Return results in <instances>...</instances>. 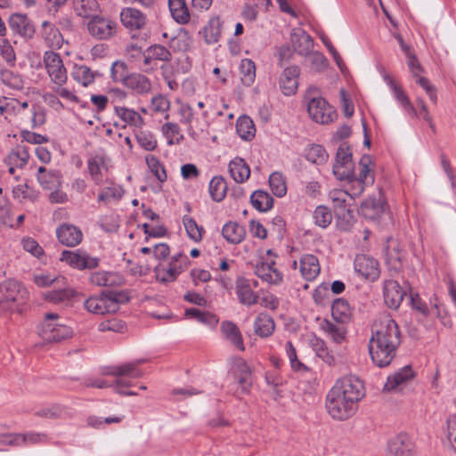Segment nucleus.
Masks as SVG:
<instances>
[{
    "mask_svg": "<svg viewBox=\"0 0 456 456\" xmlns=\"http://www.w3.org/2000/svg\"><path fill=\"white\" fill-rule=\"evenodd\" d=\"M147 53L154 60L169 61L172 59L170 51L161 45H153L147 48Z\"/></svg>",
    "mask_w": 456,
    "mask_h": 456,
    "instance_id": "64",
    "label": "nucleus"
},
{
    "mask_svg": "<svg viewBox=\"0 0 456 456\" xmlns=\"http://www.w3.org/2000/svg\"><path fill=\"white\" fill-rule=\"evenodd\" d=\"M236 294L243 305H252L257 302L258 295L253 291L250 281L244 277H239L236 281Z\"/></svg>",
    "mask_w": 456,
    "mask_h": 456,
    "instance_id": "29",
    "label": "nucleus"
},
{
    "mask_svg": "<svg viewBox=\"0 0 456 456\" xmlns=\"http://www.w3.org/2000/svg\"><path fill=\"white\" fill-rule=\"evenodd\" d=\"M130 299L126 290L102 291L99 296L89 297L84 302V307L94 314H106L116 313L121 304L127 303Z\"/></svg>",
    "mask_w": 456,
    "mask_h": 456,
    "instance_id": "2",
    "label": "nucleus"
},
{
    "mask_svg": "<svg viewBox=\"0 0 456 456\" xmlns=\"http://www.w3.org/2000/svg\"><path fill=\"white\" fill-rule=\"evenodd\" d=\"M386 208L387 204L381 199L369 197L362 202L359 213L365 219L376 222L386 214Z\"/></svg>",
    "mask_w": 456,
    "mask_h": 456,
    "instance_id": "21",
    "label": "nucleus"
},
{
    "mask_svg": "<svg viewBox=\"0 0 456 456\" xmlns=\"http://www.w3.org/2000/svg\"><path fill=\"white\" fill-rule=\"evenodd\" d=\"M42 27V37L47 46L60 49L63 45V37L59 28L48 21H44Z\"/></svg>",
    "mask_w": 456,
    "mask_h": 456,
    "instance_id": "33",
    "label": "nucleus"
},
{
    "mask_svg": "<svg viewBox=\"0 0 456 456\" xmlns=\"http://www.w3.org/2000/svg\"><path fill=\"white\" fill-rule=\"evenodd\" d=\"M334 213L339 220L338 225L343 230H347L353 222V214L348 203V193L344 190L334 191L330 193Z\"/></svg>",
    "mask_w": 456,
    "mask_h": 456,
    "instance_id": "10",
    "label": "nucleus"
},
{
    "mask_svg": "<svg viewBox=\"0 0 456 456\" xmlns=\"http://www.w3.org/2000/svg\"><path fill=\"white\" fill-rule=\"evenodd\" d=\"M405 295V290L403 289L396 281L390 279L384 281L383 297L387 307L397 309Z\"/></svg>",
    "mask_w": 456,
    "mask_h": 456,
    "instance_id": "18",
    "label": "nucleus"
},
{
    "mask_svg": "<svg viewBox=\"0 0 456 456\" xmlns=\"http://www.w3.org/2000/svg\"><path fill=\"white\" fill-rule=\"evenodd\" d=\"M227 191L228 183L224 176L216 175L210 180L208 191L214 201H222L225 198Z\"/></svg>",
    "mask_w": 456,
    "mask_h": 456,
    "instance_id": "40",
    "label": "nucleus"
},
{
    "mask_svg": "<svg viewBox=\"0 0 456 456\" xmlns=\"http://www.w3.org/2000/svg\"><path fill=\"white\" fill-rule=\"evenodd\" d=\"M369 351L371 360L379 368L388 366L395 358L397 350L391 348L387 344H383L374 338H370Z\"/></svg>",
    "mask_w": 456,
    "mask_h": 456,
    "instance_id": "14",
    "label": "nucleus"
},
{
    "mask_svg": "<svg viewBox=\"0 0 456 456\" xmlns=\"http://www.w3.org/2000/svg\"><path fill=\"white\" fill-rule=\"evenodd\" d=\"M414 371L411 365H406L388 376L384 385L383 390L387 392L395 391L400 386L406 384L414 378Z\"/></svg>",
    "mask_w": 456,
    "mask_h": 456,
    "instance_id": "27",
    "label": "nucleus"
},
{
    "mask_svg": "<svg viewBox=\"0 0 456 456\" xmlns=\"http://www.w3.org/2000/svg\"><path fill=\"white\" fill-rule=\"evenodd\" d=\"M38 182L46 190H53L61 186V174L57 170H47L44 167H38Z\"/></svg>",
    "mask_w": 456,
    "mask_h": 456,
    "instance_id": "35",
    "label": "nucleus"
},
{
    "mask_svg": "<svg viewBox=\"0 0 456 456\" xmlns=\"http://www.w3.org/2000/svg\"><path fill=\"white\" fill-rule=\"evenodd\" d=\"M371 338L383 344H387L395 350H398L402 342L399 326L389 315H383L375 322Z\"/></svg>",
    "mask_w": 456,
    "mask_h": 456,
    "instance_id": "5",
    "label": "nucleus"
},
{
    "mask_svg": "<svg viewBox=\"0 0 456 456\" xmlns=\"http://www.w3.org/2000/svg\"><path fill=\"white\" fill-rule=\"evenodd\" d=\"M75 293L76 292L73 289L66 288L62 289L50 291L45 296V298L53 304H57L71 299L75 296Z\"/></svg>",
    "mask_w": 456,
    "mask_h": 456,
    "instance_id": "63",
    "label": "nucleus"
},
{
    "mask_svg": "<svg viewBox=\"0 0 456 456\" xmlns=\"http://www.w3.org/2000/svg\"><path fill=\"white\" fill-rule=\"evenodd\" d=\"M124 86L136 94H146L151 90V80L143 74L131 73L126 75Z\"/></svg>",
    "mask_w": 456,
    "mask_h": 456,
    "instance_id": "28",
    "label": "nucleus"
},
{
    "mask_svg": "<svg viewBox=\"0 0 456 456\" xmlns=\"http://www.w3.org/2000/svg\"><path fill=\"white\" fill-rule=\"evenodd\" d=\"M72 78L84 87L93 85L96 77H101L99 71H94L86 65L75 64L71 72Z\"/></svg>",
    "mask_w": 456,
    "mask_h": 456,
    "instance_id": "34",
    "label": "nucleus"
},
{
    "mask_svg": "<svg viewBox=\"0 0 456 456\" xmlns=\"http://www.w3.org/2000/svg\"><path fill=\"white\" fill-rule=\"evenodd\" d=\"M193 39L190 33L181 28L177 35L171 38L170 47L174 51L186 52L191 47Z\"/></svg>",
    "mask_w": 456,
    "mask_h": 456,
    "instance_id": "51",
    "label": "nucleus"
},
{
    "mask_svg": "<svg viewBox=\"0 0 456 456\" xmlns=\"http://www.w3.org/2000/svg\"><path fill=\"white\" fill-rule=\"evenodd\" d=\"M104 167V158L101 155H95L87 160V172L91 180L96 185L102 183V168Z\"/></svg>",
    "mask_w": 456,
    "mask_h": 456,
    "instance_id": "46",
    "label": "nucleus"
},
{
    "mask_svg": "<svg viewBox=\"0 0 456 456\" xmlns=\"http://www.w3.org/2000/svg\"><path fill=\"white\" fill-rule=\"evenodd\" d=\"M385 80L392 90L395 98L397 102L402 105L403 110L410 115L414 117L418 116L416 109L411 103L409 97L406 95L404 91L401 88V86H397L395 82L388 76L385 77Z\"/></svg>",
    "mask_w": 456,
    "mask_h": 456,
    "instance_id": "38",
    "label": "nucleus"
},
{
    "mask_svg": "<svg viewBox=\"0 0 456 456\" xmlns=\"http://www.w3.org/2000/svg\"><path fill=\"white\" fill-rule=\"evenodd\" d=\"M28 297V291L18 281L7 279L0 283V312L20 311Z\"/></svg>",
    "mask_w": 456,
    "mask_h": 456,
    "instance_id": "3",
    "label": "nucleus"
},
{
    "mask_svg": "<svg viewBox=\"0 0 456 456\" xmlns=\"http://www.w3.org/2000/svg\"><path fill=\"white\" fill-rule=\"evenodd\" d=\"M89 35L97 40H110L118 33V23L108 16L95 14L86 23Z\"/></svg>",
    "mask_w": 456,
    "mask_h": 456,
    "instance_id": "8",
    "label": "nucleus"
},
{
    "mask_svg": "<svg viewBox=\"0 0 456 456\" xmlns=\"http://www.w3.org/2000/svg\"><path fill=\"white\" fill-rule=\"evenodd\" d=\"M299 75L300 69L297 65L284 69L279 81L280 88L284 95L291 96L297 93Z\"/></svg>",
    "mask_w": 456,
    "mask_h": 456,
    "instance_id": "20",
    "label": "nucleus"
},
{
    "mask_svg": "<svg viewBox=\"0 0 456 456\" xmlns=\"http://www.w3.org/2000/svg\"><path fill=\"white\" fill-rule=\"evenodd\" d=\"M185 315L189 318L196 319L198 322L208 324L212 327L216 326L218 323V319L216 315L207 313V312H201L200 310L197 308H188L185 310Z\"/></svg>",
    "mask_w": 456,
    "mask_h": 456,
    "instance_id": "59",
    "label": "nucleus"
},
{
    "mask_svg": "<svg viewBox=\"0 0 456 456\" xmlns=\"http://www.w3.org/2000/svg\"><path fill=\"white\" fill-rule=\"evenodd\" d=\"M371 163L370 157L368 155H363L359 162V174L356 179L362 180L368 184H372L374 182V177L370 175V169L369 167Z\"/></svg>",
    "mask_w": 456,
    "mask_h": 456,
    "instance_id": "62",
    "label": "nucleus"
},
{
    "mask_svg": "<svg viewBox=\"0 0 456 456\" xmlns=\"http://www.w3.org/2000/svg\"><path fill=\"white\" fill-rule=\"evenodd\" d=\"M275 329L273 319L265 313L257 315L254 322L255 333L261 338L270 337Z\"/></svg>",
    "mask_w": 456,
    "mask_h": 456,
    "instance_id": "39",
    "label": "nucleus"
},
{
    "mask_svg": "<svg viewBox=\"0 0 456 456\" xmlns=\"http://www.w3.org/2000/svg\"><path fill=\"white\" fill-rule=\"evenodd\" d=\"M143 362V359H139L124 364L110 366L106 368L103 373L110 376L138 379L142 376V371L139 369V365Z\"/></svg>",
    "mask_w": 456,
    "mask_h": 456,
    "instance_id": "24",
    "label": "nucleus"
},
{
    "mask_svg": "<svg viewBox=\"0 0 456 456\" xmlns=\"http://www.w3.org/2000/svg\"><path fill=\"white\" fill-rule=\"evenodd\" d=\"M269 186L272 192L278 198L287 193L286 178L281 172H273L269 176Z\"/></svg>",
    "mask_w": 456,
    "mask_h": 456,
    "instance_id": "55",
    "label": "nucleus"
},
{
    "mask_svg": "<svg viewBox=\"0 0 456 456\" xmlns=\"http://www.w3.org/2000/svg\"><path fill=\"white\" fill-rule=\"evenodd\" d=\"M300 273L306 281L314 280L320 273L321 267L318 258L312 255L306 254L300 258Z\"/></svg>",
    "mask_w": 456,
    "mask_h": 456,
    "instance_id": "32",
    "label": "nucleus"
},
{
    "mask_svg": "<svg viewBox=\"0 0 456 456\" xmlns=\"http://www.w3.org/2000/svg\"><path fill=\"white\" fill-rule=\"evenodd\" d=\"M255 125L248 116L240 117L236 122V133L245 141H250L255 136Z\"/></svg>",
    "mask_w": 456,
    "mask_h": 456,
    "instance_id": "49",
    "label": "nucleus"
},
{
    "mask_svg": "<svg viewBox=\"0 0 456 456\" xmlns=\"http://www.w3.org/2000/svg\"><path fill=\"white\" fill-rule=\"evenodd\" d=\"M252 206L260 212H266L273 206V198L265 191L256 190L250 196Z\"/></svg>",
    "mask_w": 456,
    "mask_h": 456,
    "instance_id": "44",
    "label": "nucleus"
},
{
    "mask_svg": "<svg viewBox=\"0 0 456 456\" xmlns=\"http://www.w3.org/2000/svg\"><path fill=\"white\" fill-rule=\"evenodd\" d=\"M145 160L148 167L159 182L164 183L167 181V175L164 166L160 163L158 158L153 155H147Z\"/></svg>",
    "mask_w": 456,
    "mask_h": 456,
    "instance_id": "60",
    "label": "nucleus"
},
{
    "mask_svg": "<svg viewBox=\"0 0 456 456\" xmlns=\"http://www.w3.org/2000/svg\"><path fill=\"white\" fill-rule=\"evenodd\" d=\"M322 330L337 344L342 343L346 338V330L345 327L330 321L325 320L322 324Z\"/></svg>",
    "mask_w": 456,
    "mask_h": 456,
    "instance_id": "54",
    "label": "nucleus"
},
{
    "mask_svg": "<svg viewBox=\"0 0 456 456\" xmlns=\"http://www.w3.org/2000/svg\"><path fill=\"white\" fill-rule=\"evenodd\" d=\"M333 174L337 179L344 181L354 175V164L350 147L342 143L337 150L335 163L333 164Z\"/></svg>",
    "mask_w": 456,
    "mask_h": 456,
    "instance_id": "12",
    "label": "nucleus"
},
{
    "mask_svg": "<svg viewBox=\"0 0 456 456\" xmlns=\"http://www.w3.org/2000/svg\"><path fill=\"white\" fill-rule=\"evenodd\" d=\"M384 250L387 265L395 271L400 270L405 256V251L401 243L397 240L388 237Z\"/></svg>",
    "mask_w": 456,
    "mask_h": 456,
    "instance_id": "17",
    "label": "nucleus"
},
{
    "mask_svg": "<svg viewBox=\"0 0 456 456\" xmlns=\"http://www.w3.org/2000/svg\"><path fill=\"white\" fill-rule=\"evenodd\" d=\"M59 242L67 247H76L83 240V232L77 226L71 224H62L56 229Z\"/></svg>",
    "mask_w": 456,
    "mask_h": 456,
    "instance_id": "19",
    "label": "nucleus"
},
{
    "mask_svg": "<svg viewBox=\"0 0 456 456\" xmlns=\"http://www.w3.org/2000/svg\"><path fill=\"white\" fill-rule=\"evenodd\" d=\"M89 280L92 284L98 287H120L125 284L124 277L116 272H94Z\"/></svg>",
    "mask_w": 456,
    "mask_h": 456,
    "instance_id": "25",
    "label": "nucleus"
},
{
    "mask_svg": "<svg viewBox=\"0 0 456 456\" xmlns=\"http://www.w3.org/2000/svg\"><path fill=\"white\" fill-rule=\"evenodd\" d=\"M29 159L28 149L26 145H17L5 157L4 162L7 166L24 167Z\"/></svg>",
    "mask_w": 456,
    "mask_h": 456,
    "instance_id": "37",
    "label": "nucleus"
},
{
    "mask_svg": "<svg viewBox=\"0 0 456 456\" xmlns=\"http://www.w3.org/2000/svg\"><path fill=\"white\" fill-rule=\"evenodd\" d=\"M354 267L357 273L371 282L377 281L380 275L379 262L367 255H357Z\"/></svg>",
    "mask_w": 456,
    "mask_h": 456,
    "instance_id": "15",
    "label": "nucleus"
},
{
    "mask_svg": "<svg viewBox=\"0 0 456 456\" xmlns=\"http://www.w3.org/2000/svg\"><path fill=\"white\" fill-rule=\"evenodd\" d=\"M125 194L123 187L114 182H110L107 186L100 189L97 201L108 205L110 201H119Z\"/></svg>",
    "mask_w": 456,
    "mask_h": 456,
    "instance_id": "30",
    "label": "nucleus"
},
{
    "mask_svg": "<svg viewBox=\"0 0 456 456\" xmlns=\"http://www.w3.org/2000/svg\"><path fill=\"white\" fill-rule=\"evenodd\" d=\"M61 262H65L70 267L77 270L94 269L99 265V259L91 256L86 251L63 250L60 257Z\"/></svg>",
    "mask_w": 456,
    "mask_h": 456,
    "instance_id": "13",
    "label": "nucleus"
},
{
    "mask_svg": "<svg viewBox=\"0 0 456 456\" xmlns=\"http://www.w3.org/2000/svg\"><path fill=\"white\" fill-rule=\"evenodd\" d=\"M232 371L235 395L248 394L253 384L252 368L241 357H233L232 360Z\"/></svg>",
    "mask_w": 456,
    "mask_h": 456,
    "instance_id": "7",
    "label": "nucleus"
},
{
    "mask_svg": "<svg viewBox=\"0 0 456 456\" xmlns=\"http://www.w3.org/2000/svg\"><path fill=\"white\" fill-rule=\"evenodd\" d=\"M119 16L123 26L131 31L142 29L147 22L145 14L132 7L123 8Z\"/></svg>",
    "mask_w": 456,
    "mask_h": 456,
    "instance_id": "23",
    "label": "nucleus"
},
{
    "mask_svg": "<svg viewBox=\"0 0 456 456\" xmlns=\"http://www.w3.org/2000/svg\"><path fill=\"white\" fill-rule=\"evenodd\" d=\"M332 213L325 206H318L314 211V224L322 228H327L332 222Z\"/></svg>",
    "mask_w": 456,
    "mask_h": 456,
    "instance_id": "61",
    "label": "nucleus"
},
{
    "mask_svg": "<svg viewBox=\"0 0 456 456\" xmlns=\"http://www.w3.org/2000/svg\"><path fill=\"white\" fill-rule=\"evenodd\" d=\"M59 314L54 313L45 314L41 324L38 326V335L46 342H59L72 335V329L57 321Z\"/></svg>",
    "mask_w": 456,
    "mask_h": 456,
    "instance_id": "6",
    "label": "nucleus"
},
{
    "mask_svg": "<svg viewBox=\"0 0 456 456\" xmlns=\"http://www.w3.org/2000/svg\"><path fill=\"white\" fill-rule=\"evenodd\" d=\"M240 77L243 85L250 86L256 78V65L250 59H242L239 66Z\"/></svg>",
    "mask_w": 456,
    "mask_h": 456,
    "instance_id": "50",
    "label": "nucleus"
},
{
    "mask_svg": "<svg viewBox=\"0 0 456 456\" xmlns=\"http://www.w3.org/2000/svg\"><path fill=\"white\" fill-rule=\"evenodd\" d=\"M249 175L250 168L244 159L238 158L230 160V176H232L236 183L247 181Z\"/></svg>",
    "mask_w": 456,
    "mask_h": 456,
    "instance_id": "42",
    "label": "nucleus"
},
{
    "mask_svg": "<svg viewBox=\"0 0 456 456\" xmlns=\"http://www.w3.org/2000/svg\"><path fill=\"white\" fill-rule=\"evenodd\" d=\"M134 135L139 146L144 151H152L158 146L156 136L149 130L138 128L134 131Z\"/></svg>",
    "mask_w": 456,
    "mask_h": 456,
    "instance_id": "48",
    "label": "nucleus"
},
{
    "mask_svg": "<svg viewBox=\"0 0 456 456\" xmlns=\"http://www.w3.org/2000/svg\"><path fill=\"white\" fill-rule=\"evenodd\" d=\"M168 7L172 18L180 24L190 20V13L184 0H168Z\"/></svg>",
    "mask_w": 456,
    "mask_h": 456,
    "instance_id": "41",
    "label": "nucleus"
},
{
    "mask_svg": "<svg viewBox=\"0 0 456 456\" xmlns=\"http://www.w3.org/2000/svg\"><path fill=\"white\" fill-rule=\"evenodd\" d=\"M305 158L315 165H323L329 159V154L325 148L320 144H312L305 149Z\"/></svg>",
    "mask_w": 456,
    "mask_h": 456,
    "instance_id": "47",
    "label": "nucleus"
},
{
    "mask_svg": "<svg viewBox=\"0 0 456 456\" xmlns=\"http://www.w3.org/2000/svg\"><path fill=\"white\" fill-rule=\"evenodd\" d=\"M72 4L77 15L84 18L91 17L99 9L98 0H72Z\"/></svg>",
    "mask_w": 456,
    "mask_h": 456,
    "instance_id": "52",
    "label": "nucleus"
},
{
    "mask_svg": "<svg viewBox=\"0 0 456 456\" xmlns=\"http://www.w3.org/2000/svg\"><path fill=\"white\" fill-rule=\"evenodd\" d=\"M307 111L311 118L320 124L331 123L338 117L334 107L322 97L312 98L308 102Z\"/></svg>",
    "mask_w": 456,
    "mask_h": 456,
    "instance_id": "11",
    "label": "nucleus"
},
{
    "mask_svg": "<svg viewBox=\"0 0 456 456\" xmlns=\"http://www.w3.org/2000/svg\"><path fill=\"white\" fill-rule=\"evenodd\" d=\"M43 61L51 81L57 86H63L68 79L67 69L61 56L53 51H46Z\"/></svg>",
    "mask_w": 456,
    "mask_h": 456,
    "instance_id": "9",
    "label": "nucleus"
},
{
    "mask_svg": "<svg viewBox=\"0 0 456 456\" xmlns=\"http://www.w3.org/2000/svg\"><path fill=\"white\" fill-rule=\"evenodd\" d=\"M221 35V22L218 17L210 19L204 28V37L208 44H214L218 41Z\"/></svg>",
    "mask_w": 456,
    "mask_h": 456,
    "instance_id": "57",
    "label": "nucleus"
},
{
    "mask_svg": "<svg viewBox=\"0 0 456 456\" xmlns=\"http://www.w3.org/2000/svg\"><path fill=\"white\" fill-rule=\"evenodd\" d=\"M8 23L14 34L25 39H30L35 35V25L26 14L12 13L9 17Z\"/></svg>",
    "mask_w": 456,
    "mask_h": 456,
    "instance_id": "16",
    "label": "nucleus"
},
{
    "mask_svg": "<svg viewBox=\"0 0 456 456\" xmlns=\"http://www.w3.org/2000/svg\"><path fill=\"white\" fill-rule=\"evenodd\" d=\"M388 456H414V445L406 434L392 438L387 444Z\"/></svg>",
    "mask_w": 456,
    "mask_h": 456,
    "instance_id": "22",
    "label": "nucleus"
},
{
    "mask_svg": "<svg viewBox=\"0 0 456 456\" xmlns=\"http://www.w3.org/2000/svg\"><path fill=\"white\" fill-rule=\"evenodd\" d=\"M161 131L167 139L168 145L179 144L183 139V135L180 134L179 126L175 123H165L162 126Z\"/></svg>",
    "mask_w": 456,
    "mask_h": 456,
    "instance_id": "58",
    "label": "nucleus"
},
{
    "mask_svg": "<svg viewBox=\"0 0 456 456\" xmlns=\"http://www.w3.org/2000/svg\"><path fill=\"white\" fill-rule=\"evenodd\" d=\"M332 318L340 323H347L353 316V309L345 298H337L331 305Z\"/></svg>",
    "mask_w": 456,
    "mask_h": 456,
    "instance_id": "36",
    "label": "nucleus"
},
{
    "mask_svg": "<svg viewBox=\"0 0 456 456\" xmlns=\"http://www.w3.org/2000/svg\"><path fill=\"white\" fill-rule=\"evenodd\" d=\"M190 263L185 254L178 252L172 256L168 262L159 263L154 267L155 278L163 284L174 282L188 268Z\"/></svg>",
    "mask_w": 456,
    "mask_h": 456,
    "instance_id": "4",
    "label": "nucleus"
},
{
    "mask_svg": "<svg viewBox=\"0 0 456 456\" xmlns=\"http://www.w3.org/2000/svg\"><path fill=\"white\" fill-rule=\"evenodd\" d=\"M114 113L125 123L124 127L128 126L133 128V132L138 128H142L145 125L144 118L134 109L125 106H115Z\"/></svg>",
    "mask_w": 456,
    "mask_h": 456,
    "instance_id": "26",
    "label": "nucleus"
},
{
    "mask_svg": "<svg viewBox=\"0 0 456 456\" xmlns=\"http://www.w3.org/2000/svg\"><path fill=\"white\" fill-rule=\"evenodd\" d=\"M2 83L13 90H22L24 80L20 74L11 69H3L0 73Z\"/></svg>",
    "mask_w": 456,
    "mask_h": 456,
    "instance_id": "53",
    "label": "nucleus"
},
{
    "mask_svg": "<svg viewBox=\"0 0 456 456\" xmlns=\"http://www.w3.org/2000/svg\"><path fill=\"white\" fill-rule=\"evenodd\" d=\"M365 388L357 377L348 375L337 380L326 396V408L332 419L346 420L358 409V403L364 397Z\"/></svg>",
    "mask_w": 456,
    "mask_h": 456,
    "instance_id": "1",
    "label": "nucleus"
},
{
    "mask_svg": "<svg viewBox=\"0 0 456 456\" xmlns=\"http://www.w3.org/2000/svg\"><path fill=\"white\" fill-rule=\"evenodd\" d=\"M183 224L184 225L186 233L191 240L195 242H200L202 240V233L204 232V228L198 225L196 221L191 216H184L183 217Z\"/></svg>",
    "mask_w": 456,
    "mask_h": 456,
    "instance_id": "56",
    "label": "nucleus"
},
{
    "mask_svg": "<svg viewBox=\"0 0 456 456\" xmlns=\"http://www.w3.org/2000/svg\"><path fill=\"white\" fill-rule=\"evenodd\" d=\"M310 346L313 350L315 352L316 355L322 359L330 366H334L336 364L335 356L331 352L329 351L326 343L318 337H313L310 339Z\"/></svg>",
    "mask_w": 456,
    "mask_h": 456,
    "instance_id": "43",
    "label": "nucleus"
},
{
    "mask_svg": "<svg viewBox=\"0 0 456 456\" xmlns=\"http://www.w3.org/2000/svg\"><path fill=\"white\" fill-rule=\"evenodd\" d=\"M275 262L256 265L255 273L270 284H279L282 281V273L273 267Z\"/></svg>",
    "mask_w": 456,
    "mask_h": 456,
    "instance_id": "31",
    "label": "nucleus"
},
{
    "mask_svg": "<svg viewBox=\"0 0 456 456\" xmlns=\"http://www.w3.org/2000/svg\"><path fill=\"white\" fill-rule=\"evenodd\" d=\"M291 41L294 50L300 55H306L314 46L313 38L305 31L293 34Z\"/></svg>",
    "mask_w": 456,
    "mask_h": 456,
    "instance_id": "45",
    "label": "nucleus"
}]
</instances>
